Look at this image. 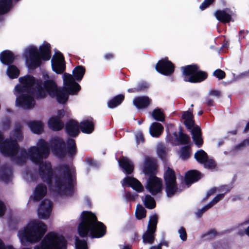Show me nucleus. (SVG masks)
<instances>
[{
  "label": "nucleus",
  "instance_id": "nucleus-1",
  "mask_svg": "<svg viewBox=\"0 0 249 249\" xmlns=\"http://www.w3.org/2000/svg\"><path fill=\"white\" fill-rule=\"evenodd\" d=\"M29 154L31 160L36 164H39L40 178L43 182L47 184L50 189L61 195L67 193L71 195L73 194L72 175L69 165L66 164L60 165L56 168L57 174L54 175L51 162H43V159L47 158L50 154V147L47 142L39 139L36 146L30 148Z\"/></svg>",
  "mask_w": 249,
  "mask_h": 249
},
{
  "label": "nucleus",
  "instance_id": "nucleus-2",
  "mask_svg": "<svg viewBox=\"0 0 249 249\" xmlns=\"http://www.w3.org/2000/svg\"><path fill=\"white\" fill-rule=\"evenodd\" d=\"M20 84L16 85L19 92H27L33 95L36 100L43 99L49 95L54 97L58 89L56 82L51 79L43 82L40 79H36L31 75H26L19 78Z\"/></svg>",
  "mask_w": 249,
  "mask_h": 249
},
{
  "label": "nucleus",
  "instance_id": "nucleus-3",
  "mask_svg": "<svg viewBox=\"0 0 249 249\" xmlns=\"http://www.w3.org/2000/svg\"><path fill=\"white\" fill-rule=\"evenodd\" d=\"M77 231L82 238L89 235L92 238H99L106 234L107 227L104 223L98 221L94 213L90 211H83Z\"/></svg>",
  "mask_w": 249,
  "mask_h": 249
},
{
  "label": "nucleus",
  "instance_id": "nucleus-4",
  "mask_svg": "<svg viewBox=\"0 0 249 249\" xmlns=\"http://www.w3.org/2000/svg\"><path fill=\"white\" fill-rule=\"evenodd\" d=\"M51 45L45 42L37 49L33 46H30L26 49L25 55L27 59V64L31 69H35L39 67L41 60L48 61L51 57Z\"/></svg>",
  "mask_w": 249,
  "mask_h": 249
},
{
  "label": "nucleus",
  "instance_id": "nucleus-5",
  "mask_svg": "<svg viewBox=\"0 0 249 249\" xmlns=\"http://www.w3.org/2000/svg\"><path fill=\"white\" fill-rule=\"evenodd\" d=\"M47 230L46 225L41 221H34L19 230L18 236L22 243H36L39 242Z\"/></svg>",
  "mask_w": 249,
  "mask_h": 249
},
{
  "label": "nucleus",
  "instance_id": "nucleus-6",
  "mask_svg": "<svg viewBox=\"0 0 249 249\" xmlns=\"http://www.w3.org/2000/svg\"><path fill=\"white\" fill-rule=\"evenodd\" d=\"M181 76L183 80L191 83H201L208 77L207 72L200 69L196 64H192L180 67Z\"/></svg>",
  "mask_w": 249,
  "mask_h": 249
},
{
  "label": "nucleus",
  "instance_id": "nucleus-7",
  "mask_svg": "<svg viewBox=\"0 0 249 249\" xmlns=\"http://www.w3.org/2000/svg\"><path fill=\"white\" fill-rule=\"evenodd\" d=\"M67 240L62 235L50 232L48 233L40 245H36L34 249H66Z\"/></svg>",
  "mask_w": 249,
  "mask_h": 249
},
{
  "label": "nucleus",
  "instance_id": "nucleus-8",
  "mask_svg": "<svg viewBox=\"0 0 249 249\" xmlns=\"http://www.w3.org/2000/svg\"><path fill=\"white\" fill-rule=\"evenodd\" d=\"M165 191L168 197H173L177 193H180L181 190L178 188L177 177L175 171L168 167L164 174Z\"/></svg>",
  "mask_w": 249,
  "mask_h": 249
},
{
  "label": "nucleus",
  "instance_id": "nucleus-9",
  "mask_svg": "<svg viewBox=\"0 0 249 249\" xmlns=\"http://www.w3.org/2000/svg\"><path fill=\"white\" fill-rule=\"evenodd\" d=\"M175 125L173 124H169L168 125L166 128L167 136L166 140L167 141L172 142L173 140V137L172 136V133L176 138V141L178 142V143H176L175 145H188V144H192L191 142L190 137L183 132V129L182 127H179V131L178 135L177 132L176 131L172 132V130L175 129Z\"/></svg>",
  "mask_w": 249,
  "mask_h": 249
},
{
  "label": "nucleus",
  "instance_id": "nucleus-10",
  "mask_svg": "<svg viewBox=\"0 0 249 249\" xmlns=\"http://www.w3.org/2000/svg\"><path fill=\"white\" fill-rule=\"evenodd\" d=\"M3 136V135H2ZM4 140V137H3ZM3 140L0 143V150L5 156L13 157L17 155L20 150V146L16 140L13 139Z\"/></svg>",
  "mask_w": 249,
  "mask_h": 249
},
{
  "label": "nucleus",
  "instance_id": "nucleus-11",
  "mask_svg": "<svg viewBox=\"0 0 249 249\" xmlns=\"http://www.w3.org/2000/svg\"><path fill=\"white\" fill-rule=\"evenodd\" d=\"M15 90L17 93L20 94L16 99V104L18 106L24 109H29L33 108L35 105L36 99L33 95L27 92H19L16 89L15 87Z\"/></svg>",
  "mask_w": 249,
  "mask_h": 249
},
{
  "label": "nucleus",
  "instance_id": "nucleus-12",
  "mask_svg": "<svg viewBox=\"0 0 249 249\" xmlns=\"http://www.w3.org/2000/svg\"><path fill=\"white\" fill-rule=\"evenodd\" d=\"M216 19L223 24L234 22V18L236 17L235 12L230 8L216 10L214 13Z\"/></svg>",
  "mask_w": 249,
  "mask_h": 249
},
{
  "label": "nucleus",
  "instance_id": "nucleus-13",
  "mask_svg": "<svg viewBox=\"0 0 249 249\" xmlns=\"http://www.w3.org/2000/svg\"><path fill=\"white\" fill-rule=\"evenodd\" d=\"M53 153L60 158H64L66 156V145L64 140L58 137L53 138L50 142Z\"/></svg>",
  "mask_w": 249,
  "mask_h": 249
},
{
  "label": "nucleus",
  "instance_id": "nucleus-14",
  "mask_svg": "<svg viewBox=\"0 0 249 249\" xmlns=\"http://www.w3.org/2000/svg\"><path fill=\"white\" fill-rule=\"evenodd\" d=\"M155 69L162 75L170 76L174 72L175 65L166 57L158 61L155 66Z\"/></svg>",
  "mask_w": 249,
  "mask_h": 249
},
{
  "label": "nucleus",
  "instance_id": "nucleus-15",
  "mask_svg": "<svg viewBox=\"0 0 249 249\" xmlns=\"http://www.w3.org/2000/svg\"><path fill=\"white\" fill-rule=\"evenodd\" d=\"M52 68L57 74L62 73L66 69L65 58L59 51L55 53L51 60Z\"/></svg>",
  "mask_w": 249,
  "mask_h": 249
},
{
  "label": "nucleus",
  "instance_id": "nucleus-16",
  "mask_svg": "<svg viewBox=\"0 0 249 249\" xmlns=\"http://www.w3.org/2000/svg\"><path fill=\"white\" fill-rule=\"evenodd\" d=\"M162 180L155 176L149 177L146 189L152 195L155 196L161 191Z\"/></svg>",
  "mask_w": 249,
  "mask_h": 249
},
{
  "label": "nucleus",
  "instance_id": "nucleus-17",
  "mask_svg": "<svg viewBox=\"0 0 249 249\" xmlns=\"http://www.w3.org/2000/svg\"><path fill=\"white\" fill-rule=\"evenodd\" d=\"M157 161L154 158L146 156L143 165V172L146 176H155L157 172Z\"/></svg>",
  "mask_w": 249,
  "mask_h": 249
},
{
  "label": "nucleus",
  "instance_id": "nucleus-18",
  "mask_svg": "<svg viewBox=\"0 0 249 249\" xmlns=\"http://www.w3.org/2000/svg\"><path fill=\"white\" fill-rule=\"evenodd\" d=\"M53 203L49 199H45L42 200L38 207L37 213L40 219H48L52 210Z\"/></svg>",
  "mask_w": 249,
  "mask_h": 249
},
{
  "label": "nucleus",
  "instance_id": "nucleus-19",
  "mask_svg": "<svg viewBox=\"0 0 249 249\" xmlns=\"http://www.w3.org/2000/svg\"><path fill=\"white\" fill-rule=\"evenodd\" d=\"M79 129V124L75 120L70 119L66 123L65 132L71 137L75 138L78 136L80 132Z\"/></svg>",
  "mask_w": 249,
  "mask_h": 249
},
{
  "label": "nucleus",
  "instance_id": "nucleus-20",
  "mask_svg": "<svg viewBox=\"0 0 249 249\" xmlns=\"http://www.w3.org/2000/svg\"><path fill=\"white\" fill-rule=\"evenodd\" d=\"M122 185L131 187L136 192L140 193L143 191V187L137 178L131 177H125L122 181Z\"/></svg>",
  "mask_w": 249,
  "mask_h": 249
},
{
  "label": "nucleus",
  "instance_id": "nucleus-21",
  "mask_svg": "<svg viewBox=\"0 0 249 249\" xmlns=\"http://www.w3.org/2000/svg\"><path fill=\"white\" fill-rule=\"evenodd\" d=\"M203 177L201 172L196 170H190L185 173L184 181L185 184L190 186L193 183L198 181Z\"/></svg>",
  "mask_w": 249,
  "mask_h": 249
},
{
  "label": "nucleus",
  "instance_id": "nucleus-22",
  "mask_svg": "<svg viewBox=\"0 0 249 249\" xmlns=\"http://www.w3.org/2000/svg\"><path fill=\"white\" fill-rule=\"evenodd\" d=\"M119 166L126 175H131L134 171V166L133 162L125 157H121L118 160Z\"/></svg>",
  "mask_w": 249,
  "mask_h": 249
},
{
  "label": "nucleus",
  "instance_id": "nucleus-23",
  "mask_svg": "<svg viewBox=\"0 0 249 249\" xmlns=\"http://www.w3.org/2000/svg\"><path fill=\"white\" fill-rule=\"evenodd\" d=\"M151 103L152 100L147 96H138L133 101V105L139 109L147 108Z\"/></svg>",
  "mask_w": 249,
  "mask_h": 249
},
{
  "label": "nucleus",
  "instance_id": "nucleus-24",
  "mask_svg": "<svg viewBox=\"0 0 249 249\" xmlns=\"http://www.w3.org/2000/svg\"><path fill=\"white\" fill-rule=\"evenodd\" d=\"M16 58L13 53L10 50H4L0 53V61L4 65L8 66L13 64Z\"/></svg>",
  "mask_w": 249,
  "mask_h": 249
},
{
  "label": "nucleus",
  "instance_id": "nucleus-25",
  "mask_svg": "<svg viewBox=\"0 0 249 249\" xmlns=\"http://www.w3.org/2000/svg\"><path fill=\"white\" fill-rule=\"evenodd\" d=\"M47 192V188L45 185L42 183L38 184L34 192V200L35 201L41 200L46 196Z\"/></svg>",
  "mask_w": 249,
  "mask_h": 249
},
{
  "label": "nucleus",
  "instance_id": "nucleus-26",
  "mask_svg": "<svg viewBox=\"0 0 249 249\" xmlns=\"http://www.w3.org/2000/svg\"><path fill=\"white\" fill-rule=\"evenodd\" d=\"M181 118L184 120V124L188 130L191 129L195 124L194 115L192 112L186 111L183 112Z\"/></svg>",
  "mask_w": 249,
  "mask_h": 249
},
{
  "label": "nucleus",
  "instance_id": "nucleus-27",
  "mask_svg": "<svg viewBox=\"0 0 249 249\" xmlns=\"http://www.w3.org/2000/svg\"><path fill=\"white\" fill-rule=\"evenodd\" d=\"M13 174L12 168L11 166L5 164L2 165L0 169V178L6 182H9Z\"/></svg>",
  "mask_w": 249,
  "mask_h": 249
},
{
  "label": "nucleus",
  "instance_id": "nucleus-28",
  "mask_svg": "<svg viewBox=\"0 0 249 249\" xmlns=\"http://www.w3.org/2000/svg\"><path fill=\"white\" fill-rule=\"evenodd\" d=\"M164 130L163 125L160 123H153L149 128L150 135L153 137L158 138L162 133Z\"/></svg>",
  "mask_w": 249,
  "mask_h": 249
},
{
  "label": "nucleus",
  "instance_id": "nucleus-29",
  "mask_svg": "<svg viewBox=\"0 0 249 249\" xmlns=\"http://www.w3.org/2000/svg\"><path fill=\"white\" fill-rule=\"evenodd\" d=\"M79 127L81 132L86 134H90L94 129L93 122L89 120H85L81 122Z\"/></svg>",
  "mask_w": 249,
  "mask_h": 249
},
{
  "label": "nucleus",
  "instance_id": "nucleus-30",
  "mask_svg": "<svg viewBox=\"0 0 249 249\" xmlns=\"http://www.w3.org/2000/svg\"><path fill=\"white\" fill-rule=\"evenodd\" d=\"M77 153V147L75 141L72 138L67 140L66 155L71 158L74 157Z\"/></svg>",
  "mask_w": 249,
  "mask_h": 249
},
{
  "label": "nucleus",
  "instance_id": "nucleus-31",
  "mask_svg": "<svg viewBox=\"0 0 249 249\" xmlns=\"http://www.w3.org/2000/svg\"><path fill=\"white\" fill-rule=\"evenodd\" d=\"M49 127L54 131H59L64 127V123L57 117H52L48 121Z\"/></svg>",
  "mask_w": 249,
  "mask_h": 249
},
{
  "label": "nucleus",
  "instance_id": "nucleus-32",
  "mask_svg": "<svg viewBox=\"0 0 249 249\" xmlns=\"http://www.w3.org/2000/svg\"><path fill=\"white\" fill-rule=\"evenodd\" d=\"M124 94H118L108 101L107 107L109 108H114L120 106L124 102Z\"/></svg>",
  "mask_w": 249,
  "mask_h": 249
},
{
  "label": "nucleus",
  "instance_id": "nucleus-33",
  "mask_svg": "<svg viewBox=\"0 0 249 249\" xmlns=\"http://www.w3.org/2000/svg\"><path fill=\"white\" fill-rule=\"evenodd\" d=\"M155 231L147 229L146 231L142 235V241L144 244H152L155 238Z\"/></svg>",
  "mask_w": 249,
  "mask_h": 249
},
{
  "label": "nucleus",
  "instance_id": "nucleus-34",
  "mask_svg": "<svg viewBox=\"0 0 249 249\" xmlns=\"http://www.w3.org/2000/svg\"><path fill=\"white\" fill-rule=\"evenodd\" d=\"M81 89V86L76 82L66 86L64 90L69 95H76Z\"/></svg>",
  "mask_w": 249,
  "mask_h": 249
},
{
  "label": "nucleus",
  "instance_id": "nucleus-35",
  "mask_svg": "<svg viewBox=\"0 0 249 249\" xmlns=\"http://www.w3.org/2000/svg\"><path fill=\"white\" fill-rule=\"evenodd\" d=\"M28 125L32 131L35 134H40L43 131V124L40 121H32Z\"/></svg>",
  "mask_w": 249,
  "mask_h": 249
},
{
  "label": "nucleus",
  "instance_id": "nucleus-36",
  "mask_svg": "<svg viewBox=\"0 0 249 249\" xmlns=\"http://www.w3.org/2000/svg\"><path fill=\"white\" fill-rule=\"evenodd\" d=\"M86 71V69L85 67L81 65H79L75 67L72 71V74L74 79L78 81H80Z\"/></svg>",
  "mask_w": 249,
  "mask_h": 249
},
{
  "label": "nucleus",
  "instance_id": "nucleus-37",
  "mask_svg": "<svg viewBox=\"0 0 249 249\" xmlns=\"http://www.w3.org/2000/svg\"><path fill=\"white\" fill-rule=\"evenodd\" d=\"M12 5V0H0V15L7 13Z\"/></svg>",
  "mask_w": 249,
  "mask_h": 249
},
{
  "label": "nucleus",
  "instance_id": "nucleus-38",
  "mask_svg": "<svg viewBox=\"0 0 249 249\" xmlns=\"http://www.w3.org/2000/svg\"><path fill=\"white\" fill-rule=\"evenodd\" d=\"M192 144H188L181 147L180 149L179 154V157L184 160L189 159L191 154Z\"/></svg>",
  "mask_w": 249,
  "mask_h": 249
},
{
  "label": "nucleus",
  "instance_id": "nucleus-39",
  "mask_svg": "<svg viewBox=\"0 0 249 249\" xmlns=\"http://www.w3.org/2000/svg\"><path fill=\"white\" fill-rule=\"evenodd\" d=\"M6 73L11 79H15L18 77L20 71L16 66L11 64L8 66Z\"/></svg>",
  "mask_w": 249,
  "mask_h": 249
},
{
  "label": "nucleus",
  "instance_id": "nucleus-40",
  "mask_svg": "<svg viewBox=\"0 0 249 249\" xmlns=\"http://www.w3.org/2000/svg\"><path fill=\"white\" fill-rule=\"evenodd\" d=\"M69 95V94L64 90V89H61L58 88L57 90L56 94L55 95V97H56L57 100L59 103L64 104L68 101Z\"/></svg>",
  "mask_w": 249,
  "mask_h": 249
},
{
  "label": "nucleus",
  "instance_id": "nucleus-41",
  "mask_svg": "<svg viewBox=\"0 0 249 249\" xmlns=\"http://www.w3.org/2000/svg\"><path fill=\"white\" fill-rule=\"evenodd\" d=\"M194 158L198 163L203 164L206 161L208 156L206 152L203 150L200 149L196 152Z\"/></svg>",
  "mask_w": 249,
  "mask_h": 249
},
{
  "label": "nucleus",
  "instance_id": "nucleus-42",
  "mask_svg": "<svg viewBox=\"0 0 249 249\" xmlns=\"http://www.w3.org/2000/svg\"><path fill=\"white\" fill-rule=\"evenodd\" d=\"M22 126L20 124H16L15 129L13 131V140H16V141H21L23 139V134L21 131Z\"/></svg>",
  "mask_w": 249,
  "mask_h": 249
},
{
  "label": "nucleus",
  "instance_id": "nucleus-43",
  "mask_svg": "<svg viewBox=\"0 0 249 249\" xmlns=\"http://www.w3.org/2000/svg\"><path fill=\"white\" fill-rule=\"evenodd\" d=\"M143 204L145 207L148 209H153L156 206L154 198L149 195H145Z\"/></svg>",
  "mask_w": 249,
  "mask_h": 249
},
{
  "label": "nucleus",
  "instance_id": "nucleus-44",
  "mask_svg": "<svg viewBox=\"0 0 249 249\" xmlns=\"http://www.w3.org/2000/svg\"><path fill=\"white\" fill-rule=\"evenodd\" d=\"M152 117L153 118L160 122H163L165 120V116L163 112L158 107L156 108L152 112Z\"/></svg>",
  "mask_w": 249,
  "mask_h": 249
},
{
  "label": "nucleus",
  "instance_id": "nucleus-45",
  "mask_svg": "<svg viewBox=\"0 0 249 249\" xmlns=\"http://www.w3.org/2000/svg\"><path fill=\"white\" fill-rule=\"evenodd\" d=\"M157 152L159 157L161 160H166L167 153V149L164 144H160L158 145Z\"/></svg>",
  "mask_w": 249,
  "mask_h": 249
},
{
  "label": "nucleus",
  "instance_id": "nucleus-46",
  "mask_svg": "<svg viewBox=\"0 0 249 249\" xmlns=\"http://www.w3.org/2000/svg\"><path fill=\"white\" fill-rule=\"evenodd\" d=\"M158 217L157 214H154L150 217L147 229H151V230L156 231L157 225L158 224Z\"/></svg>",
  "mask_w": 249,
  "mask_h": 249
},
{
  "label": "nucleus",
  "instance_id": "nucleus-47",
  "mask_svg": "<svg viewBox=\"0 0 249 249\" xmlns=\"http://www.w3.org/2000/svg\"><path fill=\"white\" fill-rule=\"evenodd\" d=\"M135 215L136 218L138 220H141L146 217V210L140 204H138L137 206Z\"/></svg>",
  "mask_w": 249,
  "mask_h": 249
},
{
  "label": "nucleus",
  "instance_id": "nucleus-48",
  "mask_svg": "<svg viewBox=\"0 0 249 249\" xmlns=\"http://www.w3.org/2000/svg\"><path fill=\"white\" fill-rule=\"evenodd\" d=\"M74 77L73 75L68 73H64L63 74V81L65 87L68 85H69L75 81Z\"/></svg>",
  "mask_w": 249,
  "mask_h": 249
},
{
  "label": "nucleus",
  "instance_id": "nucleus-49",
  "mask_svg": "<svg viewBox=\"0 0 249 249\" xmlns=\"http://www.w3.org/2000/svg\"><path fill=\"white\" fill-rule=\"evenodd\" d=\"M75 248L76 249H87V242L85 240H80L78 238L75 239Z\"/></svg>",
  "mask_w": 249,
  "mask_h": 249
},
{
  "label": "nucleus",
  "instance_id": "nucleus-50",
  "mask_svg": "<svg viewBox=\"0 0 249 249\" xmlns=\"http://www.w3.org/2000/svg\"><path fill=\"white\" fill-rule=\"evenodd\" d=\"M204 166L206 168L213 169L216 166V163L215 160L213 159H209L208 158L206 160V161L203 163Z\"/></svg>",
  "mask_w": 249,
  "mask_h": 249
},
{
  "label": "nucleus",
  "instance_id": "nucleus-51",
  "mask_svg": "<svg viewBox=\"0 0 249 249\" xmlns=\"http://www.w3.org/2000/svg\"><path fill=\"white\" fill-rule=\"evenodd\" d=\"M216 0H204L203 2L200 5L199 9L201 11H203L213 4Z\"/></svg>",
  "mask_w": 249,
  "mask_h": 249
},
{
  "label": "nucleus",
  "instance_id": "nucleus-52",
  "mask_svg": "<svg viewBox=\"0 0 249 249\" xmlns=\"http://www.w3.org/2000/svg\"><path fill=\"white\" fill-rule=\"evenodd\" d=\"M137 89L138 92L146 91L149 88L148 84L145 82H141L137 85Z\"/></svg>",
  "mask_w": 249,
  "mask_h": 249
},
{
  "label": "nucleus",
  "instance_id": "nucleus-53",
  "mask_svg": "<svg viewBox=\"0 0 249 249\" xmlns=\"http://www.w3.org/2000/svg\"><path fill=\"white\" fill-rule=\"evenodd\" d=\"M213 75L219 79H223L226 77V73L221 69H216L213 72Z\"/></svg>",
  "mask_w": 249,
  "mask_h": 249
},
{
  "label": "nucleus",
  "instance_id": "nucleus-54",
  "mask_svg": "<svg viewBox=\"0 0 249 249\" xmlns=\"http://www.w3.org/2000/svg\"><path fill=\"white\" fill-rule=\"evenodd\" d=\"M191 132L192 137L202 136V132L200 127L197 125H194L193 127L191 129Z\"/></svg>",
  "mask_w": 249,
  "mask_h": 249
},
{
  "label": "nucleus",
  "instance_id": "nucleus-55",
  "mask_svg": "<svg viewBox=\"0 0 249 249\" xmlns=\"http://www.w3.org/2000/svg\"><path fill=\"white\" fill-rule=\"evenodd\" d=\"M225 196V194H220L217 195L213 200L208 203L211 207H213V205L218 202L220 200L223 199Z\"/></svg>",
  "mask_w": 249,
  "mask_h": 249
},
{
  "label": "nucleus",
  "instance_id": "nucleus-56",
  "mask_svg": "<svg viewBox=\"0 0 249 249\" xmlns=\"http://www.w3.org/2000/svg\"><path fill=\"white\" fill-rule=\"evenodd\" d=\"M85 161L90 166L94 168H98L99 167L98 163L90 157H86L85 158Z\"/></svg>",
  "mask_w": 249,
  "mask_h": 249
},
{
  "label": "nucleus",
  "instance_id": "nucleus-57",
  "mask_svg": "<svg viewBox=\"0 0 249 249\" xmlns=\"http://www.w3.org/2000/svg\"><path fill=\"white\" fill-rule=\"evenodd\" d=\"M193 141L195 144L198 147H200L203 144V140L202 136L192 137Z\"/></svg>",
  "mask_w": 249,
  "mask_h": 249
},
{
  "label": "nucleus",
  "instance_id": "nucleus-58",
  "mask_svg": "<svg viewBox=\"0 0 249 249\" xmlns=\"http://www.w3.org/2000/svg\"><path fill=\"white\" fill-rule=\"evenodd\" d=\"M178 232L179 234L180 239L183 241H186L187 240V235L185 228L181 227L178 230Z\"/></svg>",
  "mask_w": 249,
  "mask_h": 249
},
{
  "label": "nucleus",
  "instance_id": "nucleus-59",
  "mask_svg": "<svg viewBox=\"0 0 249 249\" xmlns=\"http://www.w3.org/2000/svg\"><path fill=\"white\" fill-rule=\"evenodd\" d=\"M14 161L17 164L24 163L26 160L21 157L19 155L18 156L16 155L14 157H11Z\"/></svg>",
  "mask_w": 249,
  "mask_h": 249
},
{
  "label": "nucleus",
  "instance_id": "nucleus-60",
  "mask_svg": "<svg viewBox=\"0 0 249 249\" xmlns=\"http://www.w3.org/2000/svg\"><path fill=\"white\" fill-rule=\"evenodd\" d=\"M249 145V139H246L244 140L241 142L239 143L238 145L236 146V148L237 149H240L246 146Z\"/></svg>",
  "mask_w": 249,
  "mask_h": 249
},
{
  "label": "nucleus",
  "instance_id": "nucleus-61",
  "mask_svg": "<svg viewBox=\"0 0 249 249\" xmlns=\"http://www.w3.org/2000/svg\"><path fill=\"white\" fill-rule=\"evenodd\" d=\"M210 205H209L208 204L206 205H205L204 207H203L201 209H200L198 211L197 213V217H200L202 215L203 213L205 212L206 211H207L209 209L211 208Z\"/></svg>",
  "mask_w": 249,
  "mask_h": 249
},
{
  "label": "nucleus",
  "instance_id": "nucleus-62",
  "mask_svg": "<svg viewBox=\"0 0 249 249\" xmlns=\"http://www.w3.org/2000/svg\"><path fill=\"white\" fill-rule=\"evenodd\" d=\"M137 196L138 195L136 194H133L131 193L128 192L125 194V198L128 201H134Z\"/></svg>",
  "mask_w": 249,
  "mask_h": 249
},
{
  "label": "nucleus",
  "instance_id": "nucleus-63",
  "mask_svg": "<svg viewBox=\"0 0 249 249\" xmlns=\"http://www.w3.org/2000/svg\"><path fill=\"white\" fill-rule=\"evenodd\" d=\"M30 148L29 149V150ZM30 150L29 151V152ZM19 155L22 157L23 159H24L25 160H26L27 158L28 157V155L30 156L29 153H28L26 150L24 148L21 149L20 151ZM30 157V156H29Z\"/></svg>",
  "mask_w": 249,
  "mask_h": 249
},
{
  "label": "nucleus",
  "instance_id": "nucleus-64",
  "mask_svg": "<svg viewBox=\"0 0 249 249\" xmlns=\"http://www.w3.org/2000/svg\"><path fill=\"white\" fill-rule=\"evenodd\" d=\"M137 142L139 143L140 142H143L144 138L143 134L141 132H138L136 135Z\"/></svg>",
  "mask_w": 249,
  "mask_h": 249
}]
</instances>
